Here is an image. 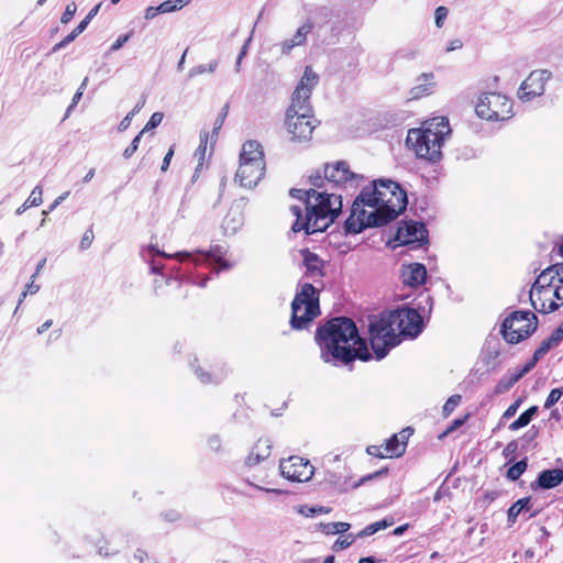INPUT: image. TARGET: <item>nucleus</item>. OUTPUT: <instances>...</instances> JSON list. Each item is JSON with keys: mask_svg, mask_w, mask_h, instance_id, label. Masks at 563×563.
Wrapping results in <instances>:
<instances>
[{"mask_svg": "<svg viewBox=\"0 0 563 563\" xmlns=\"http://www.w3.org/2000/svg\"><path fill=\"white\" fill-rule=\"evenodd\" d=\"M406 191L389 179H378L362 189L355 199L345 231L357 234L369 227L383 225L397 218L407 206Z\"/></svg>", "mask_w": 563, "mask_h": 563, "instance_id": "obj_1", "label": "nucleus"}, {"mask_svg": "<svg viewBox=\"0 0 563 563\" xmlns=\"http://www.w3.org/2000/svg\"><path fill=\"white\" fill-rule=\"evenodd\" d=\"M321 357L347 363L354 358L367 361L369 353L360 338L354 322L347 318H335L318 332Z\"/></svg>", "mask_w": 563, "mask_h": 563, "instance_id": "obj_2", "label": "nucleus"}, {"mask_svg": "<svg viewBox=\"0 0 563 563\" xmlns=\"http://www.w3.org/2000/svg\"><path fill=\"white\" fill-rule=\"evenodd\" d=\"M307 214L303 218L301 208L292 206L290 213L296 218L292 224L294 232L305 231L307 234L322 232L338 218L342 210L340 195L328 194L311 189L307 191Z\"/></svg>", "mask_w": 563, "mask_h": 563, "instance_id": "obj_3", "label": "nucleus"}, {"mask_svg": "<svg viewBox=\"0 0 563 563\" xmlns=\"http://www.w3.org/2000/svg\"><path fill=\"white\" fill-rule=\"evenodd\" d=\"M450 132L448 119L438 117L426 121L419 129L409 130L406 143L417 157L437 162L442 156V144Z\"/></svg>", "mask_w": 563, "mask_h": 563, "instance_id": "obj_4", "label": "nucleus"}, {"mask_svg": "<svg viewBox=\"0 0 563 563\" xmlns=\"http://www.w3.org/2000/svg\"><path fill=\"white\" fill-rule=\"evenodd\" d=\"M534 310L550 313L563 305V264L544 269L530 289Z\"/></svg>", "mask_w": 563, "mask_h": 563, "instance_id": "obj_5", "label": "nucleus"}, {"mask_svg": "<svg viewBox=\"0 0 563 563\" xmlns=\"http://www.w3.org/2000/svg\"><path fill=\"white\" fill-rule=\"evenodd\" d=\"M291 324L296 329L303 328L319 313L317 289L310 284H303L292 301Z\"/></svg>", "mask_w": 563, "mask_h": 563, "instance_id": "obj_6", "label": "nucleus"}, {"mask_svg": "<svg viewBox=\"0 0 563 563\" xmlns=\"http://www.w3.org/2000/svg\"><path fill=\"white\" fill-rule=\"evenodd\" d=\"M371 345L377 360H382L388 351L399 343L398 333L390 314L380 316L369 323Z\"/></svg>", "mask_w": 563, "mask_h": 563, "instance_id": "obj_7", "label": "nucleus"}, {"mask_svg": "<svg viewBox=\"0 0 563 563\" xmlns=\"http://www.w3.org/2000/svg\"><path fill=\"white\" fill-rule=\"evenodd\" d=\"M285 128L294 141L310 140L316 128L310 106L290 103L286 112Z\"/></svg>", "mask_w": 563, "mask_h": 563, "instance_id": "obj_8", "label": "nucleus"}, {"mask_svg": "<svg viewBox=\"0 0 563 563\" xmlns=\"http://www.w3.org/2000/svg\"><path fill=\"white\" fill-rule=\"evenodd\" d=\"M537 329V318L528 311H515L507 317L501 325L504 339L511 344L529 338Z\"/></svg>", "mask_w": 563, "mask_h": 563, "instance_id": "obj_9", "label": "nucleus"}, {"mask_svg": "<svg viewBox=\"0 0 563 563\" xmlns=\"http://www.w3.org/2000/svg\"><path fill=\"white\" fill-rule=\"evenodd\" d=\"M479 118L489 121H503L511 118V101L504 95L492 92L479 97L476 107Z\"/></svg>", "mask_w": 563, "mask_h": 563, "instance_id": "obj_10", "label": "nucleus"}, {"mask_svg": "<svg viewBox=\"0 0 563 563\" xmlns=\"http://www.w3.org/2000/svg\"><path fill=\"white\" fill-rule=\"evenodd\" d=\"M410 428L404 429L399 434L393 435L384 445H369L366 452L379 459H393L401 456L407 446V440L411 435Z\"/></svg>", "mask_w": 563, "mask_h": 563, "instance_id": "obj_11", "label": "nucleus"}, {"mask_svg": "<svg viewBox=\"0 0 563 563\" xmlns=\"http://www.w3.org/2000/svg\"><path fill=\"white\" fill-rule=\"evenodd\" d=\"M282 475L291 482H308L312 478L314 467L306 459L290 456L279 464Z\"/></svg>", "mask_w": 563, "mask_h": 563, "instance_id": "obj_12", "label": "nucleus"}, {"mask_svg": "<svg viewBox=\"0 0 563 563\" xmlns=\"http://www.w3.org/2000/svg\"><path fill=\"white\" fill-rule=\"evenodd\" d=\"M389 314L398 335L416 336L421 331L422 319L415 309H400Z\"/></svg>", "mask_w": 563, "mask_h": 563, "instance_id": "obj_13", "label": "nucleus"}, {"mask_svg": "<svg viewBox=\"0 0 563 563\" xmlns=\"http://www.w3.org/2000/svg\"><path fill=\"white\" fill-rule=\"evenodd\" d=\"M550 78L547 70H534L522 81L518 98L522 101H530L544 92L545 84Z\"/></svg>", "mask_w": 563, "mask_h": 563, "instance_id": "obj_14", "label": "nucleus"}, {"mask_svg": "<svg viewBox=\"0 0 563 563\" xmlns=\"http://www.w3.org/2000/svg\"><path fill=\"white\" fill-rule=\"evenodd\" d=\"M395 240L400 245L423 243L427 240L426 227L416 221H402L398 225Z\"/></svg>", "mask_w": 563, "mask_h": 563, "instance_id": "obj_15", "label": "nucleus"}, {"mask_svg": "<svg viewBox=\"0 0 563 563\" xmlns=\"http://www.w3.org/2000/svg\"><path fill=\"white\" fill-rule=\"evenodd\" d=\"M318 82L319 76L312 69V67L307 66L292 93L291 103H297L299 106H310L309 98Z\"/></svg>", "mask_w": 563, "mask_h": 563, "instance_id": "obj_16", "label": "nucleus"}, {"mask_svg": "<svg viewBox=\"0 0 563 563\" xmlns=\"http://www.w3.org/2000/svg\"><path fill=\"white\" fill-rule=\"evenodd\" d=\"M240 164L265 168V159L262 145L256 141L245 142L240 153Z\"/></svg>", "mask_w": 563, "mask_h": 563, "instance_id": "obj_17", "label": "nucleus"}, {"mask_svg": "<svg viewBox=\"0 0 563 563\" xmlns=\"http://www.w3.org/2000/svg\"><path fill=\"white\" fill-rule=\"evenodd\" d=\"M401 280L406 286L416 288L424 284L427 269L420 263L402 264L400 271Z\"/></svg>", "mask_w": 563, "mask_h": 563, "instance_id": "obj_18", "label": "nucleus"}, {"mask_svg": "<svg viewBox=\"0 0 563 563\" xmlns=\"http://www.w3.org/2000/svg\"><path fill=\"white\" fill-rule=\"evenodd\" d=\"M264 172V167L239 164V168L235 174V181L239 183L241 187L249 189L253 188L263 178Z\"/></svg>", "mask_w": 563, "mask_h": 563, "instance_id": "obj_19", "label": "nucleus"}, {"mask_svg": "<svg viewBox=\"0 0 563 563\" xmlns=\"http://www.w3.org/2000/svg\"><path fill=\"white\" fill-rule=\"evenodd\" d=\"M354 174L350 170L344 162L327 164L324 167V177L335 185H343L354 178Z\"/></svg>", "mask_w": 563, "mask_h": 563, "instance_id": "obj_20", "label": "nucleus"}, {"mask_svg": "<svg viewBox=\"0 0 563 563\" xmlns=\"http://www.w3.org/2000/svg\"><path fill=\"white\" fill-rule=\"evenodd\" d=\"M243 224V213L239 205L231 206L223 218L222 229L225 233H235Z\"/></svg>", "mask_w": 563, "mask_h": 563, "instance_id": "obj_21", "label": "nucleus"}, {"mask_svg": "<svg viewBox=\"0 0 563 563\" xmlns=\"http://www.w3.org/2000/svg\"><path fill=\"white\" fill-rule=\"evenodd\" d=\"M563 482V470L553 468L543 471L538 477V484L541 488L550 489L559 486Z\"/></svg>", "mask_w": 563, "mask_h": 563, "instance_id": "obj_22", "label": "nucleus"}, {"mask_svg": "<svg viewBox=\"0 0 563 563\" xmlns=\"http://www.w3.org/2000/svg\"><path fill=\"white\" fill-rule=\"evenodd\" d=\"M303 266L306 267L307 274L310 276H321L322 275V261L309 251H301Z\"/></svg>", "mask_w": 563, "mask_h": 563, "instance_id": "obj_23", "label": "nucleus"}, {"mask_svg": "<svg viewBox=\"0 0 563 563\" xmlns=\"http://www.w3.org/2000/svg\"><path fill=\"white\" fill-rule=\"evenodd\" d=\"M393 523H394L393 519H383V520L376 521V522L371 523L367 527H365L361 532H358L357 537L364 538V537L372 536L379 530L390 527Z\"/></svg>", "mask_w": 563, "mask_h": 563, "instance_id": "obj_24", "label": "nucleus"}, {"mask_svg": "<svg viewBox=\"0 0 563 563\" xmlns=\"http://www.w3.org/2000/svg\"><path fill=\"white\" fill-rule=\"evenodd\" d=\"M537 407L536 406H532L530 407L528 410H526L525 412H522L518 419H516L510 426L509 428L512 430V431H516V430H519L520 428H523L526 427L527 424H529V422L532 420L533 416L536 415L537 412Z\"/></svg>", "mask_w": 563, "mask_h": 563, "instance_id": "obj_25", "label": "nucleus"}, {"mask_svg": "<svg viewBox=\"0 0 563 563\" xmlns=\"http://www.w3.org/2000/svg\"><path fill=\"white\" fill-rule=\"evenodd\" d=\"M520 379V375H515L514 373H509L504 376L495 386V394L499 395L507 391L512 385H515Z\"/></svg>", "mask_w": 563, "mask_h": 563, "instance_id": "obj_26", "label": "nucleus"}, {"mask_svg": "<svg viewBox=\"0 0 563 563\" xmlns=\"http://www.w3.org/2000/svg\"><path fill=\"white\" fill-rule=\"evenodd\" d=\"M350 527L351 526L347 522H329L319 525V529L325 534L344 533L350 529Z\"/></svg>", "mask_w": 563, "mask_h": 563, "instance_id": "obj_27", "label": "nucleus"}, {"mask_svg": "<svg viewBox=\"0 0 563 563\" xmlns=\"http://www.w3.org/2000/svg\"><path fill=\"white\" fill-rule=\"evenodd\" d=\"M530 504V498H521L517 500L509 509H508V520L511 523H515L517 517L523 509H528Z\"/></svg>", "mask_w": 563, "mask_h": 563, "instance_id": "obj_28", "label": "nucleus"}, {"mask_svg": "<svg viewBox=\"0 0 563 563\" xmlns=\"http://www.w3.org/2000/svg\"><path fill=\"white\" fill-rule=\"evenodd\" d=\"M559 342L560 341L553 334L542 341L540 346L534 351V361L542 358L553 346L558 345Z\"/></svg>", "mask_w": 563, "mask_h": 563, "instance_id": "obj_29", "label": "nucleus"}, {"mask_svg": "<svg viewBox=\"0 0 563 563\" xmlns=\"http://www.w3.org/2000/svg\"><path fill=\"white\" fill-rule=\"evenodd\" d=\"M208 140H209L208 132H205V131L201 132L200 133V144H199L197 151L195 152V156L197 157L199 165H202V163L208 154V151H209V153L211 152L212 146H210V148H208Z\"/></svg>", "mask_w": 563, "mask_h": 563, "instance_id": "obj_30", "label": "nucleus"}, {"mask_svg": "<svg viewBox=\"0 0 563 563\" xmlns=\"http://www.w3.org/2000/svg\"><path fill=\"white\" fill-rule=\"evenodd\" d=\"M190 0H166L159 4L162 13H172L188 5Z\"/></svg>", "mask_w": 563, "mask_h": 563, "instance_id": "obj_31", "label": "nucleus"}, {"mask_svg": "<svg viewBox=\"0 0 563 563\" xmlns=\"http://www.w3.org/2000/svg\"><path fill=\"white\" fill-rule=\"evenodd\" d=\"M312 25L310 23H306L299 26L296 31V34L291 37L292 42L297 44V46H301L306 43L307 35L311 32Z\"/></svg>", "mask_w": 563, "mask_h": 563, "instance_id": "obj_32", "label": "nucleus"}, {"mask_svg": "<svg viewBox=\"0 0 563 563\" xmlns=\"http://www.w3.org/2000/svg\"><path fill=\"white\" fill-rule=\"evenodd\" d=\"M527 468L526 461H519L507 471V477L511 481L518 479Z\"/></svg>", "mask_w": 563, "mask_h": 563, "instance_id": "obj_33", "label": "nucleus"}, {"mask_svg": "<svg viewBox=\"0 0 563 563\" xmlns=\"http://www.w3.org/2000/svg\"><path fill=\"white\" fill-rule=\"evenodd\" d=\"M43 189L41 186H36L31 195L29 196V198L26 199V202L31 206V207H37L42 203L43 201Z\"/></svg>", "mask_w": 563, "mask_h": 563, "instance_id": "obj_34", "label": "nucleus"}, {"mask_svg": "<svg viewBox=\"0 0 563 563\" xmlns=\"http://www.w3.org/2000/svg\"><path fill=\"white\" fill-rule=\"evenodd\" d=\"M563 395V388H554L550 391L548 398L545 399V402H544V407L547 409L551 408L552 406H554L559 399L562 397Z\"/></svg>", "mask_w": 563, "mask_h": 563, "instance_id": "obj_35", "label": "nucleus"}, {"mask_svg": "<svg viewBox=\"0 0 563 563\" xmlns=\"http://www.w3.org/2000/svg\"><path fill=\"white\" fill-rule=\"evenodd\" d=\"M461 402V396L460 395H453L451 396L446 402L443 406V413L445 416H449Z\"/></svg>", "mask_w": 563, "mask_h": 563, "instance_id": "obj_36", "label": "nucleus"}, {"mask_svg": "<svg viewBox=\"0 0 563 563\" xmlns=\"http://www.w3.org/2000/svg\"><path fill=\"white\" fill-rule=\"evenodd\" d=\"M144 133V130H142L132 141L131 145L129 147H126L123 152V156L125 158H130L134 153L135 151L137 150L139 147V144H140V141H141V137Z\"/></svg>", "mask_w": 563, "mask_h": 563, "instance_id": "obj_37", "label": "nucleus"}, {"mask_svg": "<svg viewBox=\"0 0 563 563\" xmlns=\"http://www.w3.org/2000/svg\"><path fill=\"white\" fill-rule=\"evenodd\" d=\"M76 11H77V7H76L75 2L68 3L65 8V11H64L62 18H60V22L63 24H67L73 19Z\"/></svg>", "mask_w": 563, "mask_h": 563, "instance_id": "obj_38", "label": "nucleus"}, {"mask_svg": "<svg viewBox=\"0 0 563 563\" xmlns=\"http://www.w3.org/2000/svg\"><path fill=\"white\" fill-rule=\"evenodd\" d=\"M354 540L355 538L352 534H349L344 538H340L334 542L333 549L335 551L346 549L354 542Z\"/></svg>", "mask_w": 563, "mask_h": 563, "instance_id": "obj_39", "label": "nucleus"}, {"mask_svg": "<svg viewBox=\"0 0 563 563\" xmlns=\"http://www.w3.org/2000/svg\"><path fill=\"white\" fill-rule=\"evenodd\" d=\"M162 120H163V113H161V112L153 113L152 117L150 118L148 122L145 124V126L143 129L144 132L156 128L162 122Z\"/></svg>", "mask_w": 563, "mask_h": 563, "instance_id": "obj_40", "label": "nucleus"}, {"mask_svg": "<svg viewBox=\"0 0 563 563\" xmlns=\"http://www.w3.org/2000/svg\"><path fill=\"white\" fill-rule=\"evenodd\" d=\"M216 68H217V62L211 63L209 66L201 65V66H198V67L191 69L189 73V76L194 77L196 75L203 74L206 71L213 73Z\"/></svg>", "mask_w": 563, "mask_h": 563, "instance_id": "obj_41", "label": "nucleus"}, {"mask_svg": "<svg viewBox=\"0 0 563 563\" xmlns=\"http://www.w3.org/2000/svg\"><path fill=\"white\" fill-rule=\"evenodd\" d=\"M35 279L32 278L31 283L26 285L25 287V290L21 294V297L19 299V305L22 303V301L24 300V298L29 295V294H36L40 289V286L36 285L34 283Z\"/></svg>", "mask_w": 563, "mask_h": 563, "instance_id": "obj_42", "label": "nucleus"}, {"mask_svg": "<svg viewBox=\"0 0 563 563\" xmlns=\"http://www.w3.org/2000/svg\"><path fill=\"white\" fill-rule=\"evenodd\" d=\"M448 16V9L445 7H439L435 10V25L438 27H441L443 24V21Z\"/></svg>", "mask_w": 563, "mask_h": 563, "instance_id": "obj_43", "label": "nucleus"}, {"mask_svg": "<svg viewBox=\"0 0 563 563\" xmlns=\"http://www.w3.org/2000/svg\"><path fill=\"white\" fill-rule=\"evenodd\" d=\"M467 418H468V415H466L464 418L455 419L440 438L448 435L449 433L453 432L454 430H456L457 428L463 426Z\"/></svg>", "mask_w": 563, "mask_h": 563, "instance_id": "obj_44", "label": "nucleus"}, {"mask_svg": "<svg viewBox=\"0 0 563 563\" xmlns=\"http://www.w3.org/2000/svg\"><path fill=\"white\" fill-rule=\"evenodd\" d=\"M87 82H88V78L86 77V78L82 80V82H81V85H80L79 90L74 95V97H73V101H71V104H70V107H69V109H68V110H70L73 107H75V106L79 102V100H80V98H81V96H82V93H84V89H85V88H86V86H87Z\"/></svg>", "mask_w": 563, "mask_h": 563, "instance_id": "obj_45", "label": "nucleus"}, {"mask_svg": "<svg viewBox=\"0 0 563 563\" xmlns=\"http://www.w3.org/2000/svg\"><path fill=\"white\" fill-rule=\"evenodd\" d=\"M78 35H79V33L75 29L60 43L56 44L54 49L56 51V49L65 46L66 44L73 42Z\"/></svg>", "mask_w": 563, "mask_h": 563, "instance_id": "obj_46", "label": "nucleus"}, {"mask_svg": "<svg viewBox=\"0 0 563 563\" xmlns=\"http://www.w3.org/2000/svg\"><path fill=\"white\" fill-rule=\"evenodd\" d=\"M129 38H130V34L119 36L115 40V42L112 44L111 51L115 52V51L120 49L129 41Z\"/></svg>", "mask_w": 563, "mask_h": 563, "instance_id": "obj_47", "label": "nucleus"}, {"mask_svg": "<svg viewBox=\"0 0 563 563\" xmlns=\"http://www.w3.org/2000/svg\"><path fill=\"white\" fill-rule=\"evenodd\" d=\"M174 153H175V148H174V146H172V147L168 150V152L166 153V155H165V157H164V159H163V164H162V167H161V169H162L163 172L167 170V168H168V166H169V164H170V161H172V158H173V156H174Z\"/></svg>", "mask_w": 563, "mask_h": 563, "instance_id": "obj_48", "label": "nucleus"}, {"mask_svg": "<svg viewBox=\"0 0 563 563\" xmlns=\"http://www.w3.org/2000/svg\"><path fill=\"white\" fill-rule=\"evenodd\" d=\"M296 46H297V44H295V43L292 42V40H291V38H289V40L284 41V42L280 44V49H282V53H283V54H288V53H289L294 47H296Z\"/></svg>", "mask_w": 563, "mask_h": 563, "instance_id": "obj_49", "label": "nucleus"}, {"mask_svg": "<svg viewBox=\"0 0 563 563\" xmlns=\"http://www.w3.org/2000/svg\"><path fill=\"white\" fill-rule=\"evenodd\" d=\"M158 13H162V12H161V9H159V5H158V7H148V8L145 10V19H146V20H152V19H154Z\"/></svg>", "mask_w": 563, "mask_h": 563, "instance_id": "obj_50", "label": "nucleus"}, {"mask_svg": "<svg viewBox=\"0 0 563 563\" xmlns=\"http://www.w3.org/2000/svg\"><path fill=\"white\" fill-rule=\"evenodd\" d=\"M537 362L538 361H534V357H533L531 362L526 364L521 369L515 372L514 374L520 375V378H521L525 374H527L529 371H531V368L536 365Z\"/></svg>", "mask_w": 563, "mask_h": 563, "instance_id": "obj_51", "label": "nucleus"}, {"mask_svg": "<svg viewBox=\"0 0 563 563\" xmlns=\"http://www.w3.org/2000/svg\"><path fill=\"white\" fill-rule=\"evenodd\" d=\"M537 362L538 361H534V357H533L531 362L526 364L521 369L515 372L514 374L520 375V378H521L525 374H527L529 371H531V368L536 365Z\"/></svg>", "mask_w": 563, "mask_h": 563, "instance_id": "obj_52", "label": "nucleus"}, {"mask_svg": "<svg viewBox=\"0 0 563 563\" xmlns=\"http://www.w3.org/2000/svg\"><path fill=\"white\" fill-rule=\"evenodd\" d=\"M519 405H520V404H519V401H516L515 404L510 405V406L505 410V412H504V418L508 419V418L512 417V416L517 412V410H518V408H519Z\"/></svg>", "mask_w": 563, "mask_h": 563, "instance_id": "obj_53", "label": "nucleus"}, {"mask_svg": "<svg viewBox=\"0 0 563 563\" xmlns=\"http://www.w3.org/2000/svg\"><path fill=\"white\" fill-rule=\"evenodd\" d=\"M299 512L305 517H313L317 515V508L302 506L300 507Z\"/></svg>", "mask_w": 563, "mask_h": 563, "instance_id": "obj_54", "label": "nucleus"}, {"mask_svg": "<svg viewBox=\"0 0 563 563\" xmlns=\"http://www.w3.org/2000/svg\"><path fill=\"white\" fill-rule=\"evenodd\" d=\"M134 115V112H130L119 124V130L124 131L129 128L131 120Z\"/></svg>", "mask_w": 563, "mask_h": 563, "instance_id": "obj_55", "label": "nucleus"}, {"mask_svg": "<svg viewBox=\"0 0 563 563\" xmlns=\"http://www.w3.org/2000/svg\"><path fill=\"white\" fill-rule=\"evenodd\" d=\"M67 196H68V192H64L63 195L57 197L55 199V201L53 202V205L49 207V210L43 211V214H47L48 212L53 211L59 203H62V201H64L67 198Z\"/></svg>", "mask_w": 563, "mask_h": 563, "instance_id": "obj_56", "label": "nucleus"}, {"mask_svg": "<svg viewBox=\"0 0 563 563\" xmlns=\"http://www.w3.org/2000/svg\"><path fill=\"white\" fill-rule=\"evenodd\" d=\"M462 45H463V44H462V41H461V40H459V38H454V40H452V41L449 43V45H448V47H446V52H453V51H455V49H459V48H461V47H462Z\"/></svg>", "mask_w": 563, "mask_h": 563, "instance_id": "obj_57", "label": "nucleus"}, {"mask_svg": "<svg viewBox=\"0 0 563 563\" xmlns=\"http://www.w3.org/2000/svg\"><path fill=\"white\" fill-rule=\"evenodd\" d=\"M92 238H93V234L91 231L85 232L82 240H81L82 247H88L91 244Z\"/></svg>", "mask_w": 563, "mask_h": 563, "instance_id": "obj_58", "label": "nucleus"}, {"mask_svg": "<svg viewBox=\"0 0 563 563\" xmlns=\"http://www.w3.org/2000/svg\"><path fill=\"white\" fill-rule=\"evenodd\" d=\"M90 20L86 16L76 27V31L80 34L82 33L86 27L88 26Z\"/></svg>", "mask_w": 563, "mask_h": 563, "instance_id": "obj_59", "label": "nucleus"}, {"mask_svg": "<svg viewBox=\"0 0 563 563\" xmlns=\"http://www.w3.org/2000/svg\"><path fill=\"white\" fill-rule=\"evenodd\" d=\"M45 263H46V258H43L42 261H40V263L36 266V269L34 272V274L32 275L33 279H35L38 276V274L42 271V268L44 267Z\"/></svg>", "mask_w": 563, "mask_h": 563, "instance_id": "obj_60", "label": "nucleus"}, {"mask_svg": "<svg viewBox=\"0 0 563 563\" xmlns=\"http://www.w3.org/2000/svg\"><path fill=\"white\" fill-rule=\"evenodd\" d=\"M559 341L563 339V322L561 325L552 333Z\"/></svg>", "mask_w": 563, "mask_h": 563, "instance_id": "obj_61", "label": "nucleus"}, {"mask_svg": "<svg viewBox=\"0 0 563 563\" xmlns=\"http://www.w3.org/2000/svg\"><path fill=\"white\" fill-rule=\"evenodd\" d=\"M408 528V525H402V526H399L397 527L395 530H394V534L395 536H401Z\"/></svg>", "mask_w": 563, "mask_h": 563, "instance_id": "obj_62", "label": "nucleus"}, {"mask_svg": "<svg viewBox=\"0 0 563 563\" xmlns=\"http://www.w3.org/2000/svg\"><path fill=\"white\" fill-rule=\"evenodd\" d=\"M101 7V3H98L87 15L89 20H91L98 12Z\"/></svg>", "mask_w": 563, "mask_h": 563, "instance_id": "obj_63", "label": "nucleus"}, {"mask_svg": "<svg viewBox=\"0 0 563 563\" xmlns=\"http://www.w3.org/2000/svg\"><path fill=\"white\" fill-rule=\"evenodd\" d=\"M52 325V321L48 320L45 323H43L38 329L37 333H43L45 330H47Z\"/></svg>", "mask_w": 563, "mask_h": 563, "instance_id": "obj_64", "label": "nucleus"}]
</instances>
